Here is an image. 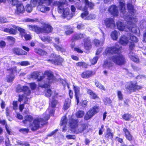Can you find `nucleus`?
<instances>
[{"label":"nucleus","instance_id":"f257e3e1","mask_svg":"<svg viewBox=\"0 0 146 146\" xmlns=\"http://www.w3.org/2000/svg\"><path fill=\"white\" fill-rule=\"evenodd\" d=\"M122 46L116 43L112 46L108 47L103 53L104 56L110 55L117 54L111 57V60L116 64L119 66L124 65L126 63L124 56L121 54Z\"/></svg>","mask_w":146,"mask_h":146},{"label":"nucleus","instance_id":"f03ea898","mask_svg":"<svg viewBox=\"0 0 146 146\" xmlns=\"http://www.w3.org/2000/svg\"><path fill=\"white\" fill-rule=\"evenodd\" d=\"M50 118V116L48 114H43L42 116H38L33 119V117L30 115H27L24 117V119L23 120V123L27 124L31 123L32 121V124L31 125V129L32 131H35L39 128L47 125L48 124V121Z\"/></svg>","mask_w":146,"mask_h":146},{"label":"nucleus","instance_id":"7ed1b4c3","mask_svg":"<svg viewBox=\"0 0 146 146\" xmlns=\"http://www.w3.org/2000/svg\"><path fill=\"white\" fill-rule=\"evenodd\" d=\"M29 29L34 31L38 34L40 33L49 34L52 32L53 28L49 23H44L42 24V27H39L36 25H28Z\"/></svg>","mask_w":146,"mask_h":146},{"label":"nucleus","instance_id":"20e7f679","mask_svg":"<svg viewBox=\"0 0 146 146\" xmlns=\"http://www.w3.org/2000/svg\"><path fill=\"white\" fill-rule=\"evenodd\" d=\"M54 0H31L30 2L31 5L33 7L36 6L37 4L38 5L41 6L40 8V11L42 13H45V6L43 5L45 4L46 5L50 6L53 3Z\"/></svg>","mask_w":146,"mask_h":146},{"label":"nucleus","instance_id":"39448f33","mask_svg":"<svg viewBox=\"0 0 146 146\" xmlns=\"http://www.w3.org/2000/svg\"><path fill=\"white\" fill-rule=\"evenodd\" d=\"M99 106L95 105L90 108L86 113L84 117L85 120H88L91 118L100 111Z\"/></svg>","mask_w":146,"mask_h":146},{"label":"nucleus","instance_id":"423d86ee","mask_svg":"<svg viewBox=\"0 0 146 146\" xmlns=\"http://www.w3.org/2000/svg\"><path fill=\"white\" fill-rule=\"evenodd\" d=\"M51 56L52 57L55 58V59H48L46 60L48 62H50L52 64H53L55 65H60L62 64L63 62V59L60 57V55L57 56L54 54H51Z\"/></svg>","mask_w":146,"mask_h":146},{"label":"nucleus","instance_id":"0eeeda50","mask_svg":"<svg viewBox=\"0 0 146 146\" xmlns=\"http://www.w3.org/2000/svg\"><path fill=\"white\" fill-rule=\"evenodd\" d=\"M142 88V86L137 84V82L135 81H131L128 86V90L130 92H135Z\"/></svg>","mask_w":146,"mask_h":146},{"label":"nucleus","instance_id":"6e6552de","mask_svg":"<svg viewBox=\"0 0 146 146\" xmlns=\"http://www.w3.org/2000/svg\"><path fill=\"white\" fill-rule=\"evenodd\" d=\"M104 23L107 27L112 28L115 27V22L114 19L111 18H106L104 20Z\"/></svg>","mask_w":146,"mask_h":146},{"label":"nucleus","instance_id":"1a4fd4ad","mask_svg":"<svg viewBox=\"0 0 146 146\" xmlns=\"http://www.w3.org/2000/svg\"><path fill=\"white\" fill-rule=\"evenodd\" d=\"M73 89L74 93V96L76 101V104L78 105L80 102V98L81 96L80 94V88L78 86L73 85Z\"/></svg>","mask_w":146,"mask_h":146},{"label":"nucleus","instance_id":"9d476101","mask_svg":"<svg viewBox=\"0 0 146 146\" xmlns=\"http://www.w3.org/2000/svg\"><path fill=\"white\" fill-rule=\"evenodd\" d=\"M95 74V72L90 70H86L81 74L80 76L84 79H88L92 77Z\"/></svg>","mask_w":146,"mask_h":146},{"label":"nucleus","instance_id":"9b49d317","mask_svg":"<svg viewBox=\"0 0 146 146\" xmlns=\"http://www.w3.org/2000/svg\"><path fill=\"white\" fill-rule=\"evenodd\" d=\"M108 11L110 14L113 17H117L118 15L119 12L117 7L115 5H110L109 7Z\"/></svg>","mask_w":146,"mask_h":146},{"label":"nucleus","instance_id":"f8f14e48","mask_svg":"<svg viewBox=\"0 0 146 146\" xmlns=\"http://www.w3.org/2000/svg\"><path fill=\"white\" fill-rule=\"evenodd\" d=\"M16 90L18 92H23L24 94L26 96H29L31 93V90L29 89V87L27 86L17 87Z\"/></svg>","mask_w":146,"mask_h":146},{"label":"nucleus","instance_id":"ddd939ff","mask_svg":"<svg viewBox=\"0 0 146 146\" xmlns=\"http://www.w3.org/2000/svg\"><path fill=\"white\" fill-rule=\"evenodd\" d=\"M17 26L15 25H12V28H5L3 29V31L12 35H15L17 33Z\"/></svg>","mask_w":146,"mask_h":146},{"label":"nucleus","instance_id":"4468645a","mask_svg":"<svg viewBox=\"0 0 146 146\" xmlns=\"http://www.w3.org/2000/svg\"><path fill=\"white\" fill-rule=\"evenodd\" d=\"M44 74L47 77L48 83L49 84H51L56 80V78L54 76L52 72L51 71H45L44 72Z\"/></svg>","mask_w":146,"mask_h":146},{"label":"nucleus","instance_id":"2eb2a0df","mask_svg":"<svg viewBox=\"0 0 146 146\" xmlns=\"http://www.w3.org/2000/svg\"><path fill=\"white\" fill-rule=\"evenodd\" d=\"M78 121L77 119L71 118L69 119V125L71 130L74 132V131L78 127Z\"/></svg>","mask_w":146,"mask_h":146},{"label":"nucleus","instance_id":"dca6fc26","mask_svg":"<svg viewBox=\"0 0 146 146\" xmlns=\"http://www.w3.org/2000/svg\"><path fill=\"white\" fill-rule=\"evenodd\" d=\"M84 46V48L89 50L92 47V42L90 37H87L83 39Z\"/></svg>","mask_w":146,"mask_h":146},{"label":"nucleus","instance_id":"f3484780","mask_svg":"<svg viewBox=\"0 0 146 146\" xmlns=\"http://www.w3.org/2000/svg\"><path fill=\"white\" fill-rule=\"evenodd\" d=\"M88 127L87 124L86 123L80 124L79 127L74 130V132L76 134L80 133L87 129Z\"/></svg>","mask_w":146,"mask_h":146},{"label":"nucleus","instance_id":"a211bd4d","mask_svg":"<svg viewBox=\"0 0 146 146\" xmlns=\"http://www.w3.org/2000/svg\"><path fill=\"white\" fill-rule=\"evenodd\" d=\"M58 94H56L52 97V98L50 100L49 106L52 108H54L58 104V102L57 100Z\"/></svg>","mask_w":146,"mask_h":146},{"label":"nucleus","instance_id":"6ab92c4d","mask_svg":"<svg viewBox=\"0 0 146 146\" xmlns=\"http://www.w3.org/2000/svg\"><path fill=\"white\" fill-rule=\"evenodd\" d=\"M117 29L120 31H126L128 29V26L124 23L120 21H118L116 23Z\"/></svg>","mask_w":146,"mask_h":146},{"label":"nucleus","instance_id":"aec40b11","mask_svg":"<svg viewBox=\"0 0 146 146\" xmlns=\"http://www.w3.org/2000/svg\"><path fill=\"white\" fill-rule=\"evenodd\" d=\"M12 51L13 54L19 56L26 55L27 54L26 52L18 48H14L12 49Z\"/></svg>","mask_w":146,"mask_h":146},{"label":"nucleus","instance_id":"412c9836","mask_svg":"<svg viewBox=\"0 0 146 146\" xmlns=\"http://www.w3.org/2000/svg\"><path fill=\"white\" fill-rule=\"evenodd\" d=\"M62 16L64 18H66L68 20H69L72 17V14L70 13L69 9L66 8L63 11H62Z\"/></svg>","mask_w":146,"mask_h":146},{"label":"nucleus","instance_id":"4be33fe9","mask_svg":"<svg viewBox=\"0 0 146 146\" xmlns=\"http://www.w3.org/2000/svg\"><path fill=\"white\" fill-rule=\"evenodd\" d=\"M113 133L111 132V130L110 128H108L106 129V133L104 134L105 139L109 141L110 139L112 140L113 138Z\"/></svg>","mask_w":146,"mask_h":146},{"label":"nucleus","instance_id":"5701e85b","mask_svg":"<svg viewBox=\"0 0 146 146\" xmlns=\"http://www.w3.org/2000/svg\"><path fill=\"white\" fill-rule=\"evenodd\" d=\"M119 7L121 12L124 15L126 12L125 3L124 1L120 0L119 1Z\"/></svg>","mask_w":146,"mask_h":146},{"label":"nucleus","instance_id":"b1692460","mask_svg":"<svg viewBox=\"0 0 146 146\" xmlns=\"http://www.w3.org/2000/svg\"><path fill=\"white\" fill-rule=\"evenodd\" d=\"M119 42L122 45H126L128 43V37L125 35H122L119 39Z\"/></svg>","mask_w":146,"mask_h":146},{"label":"nucleus","instance_id":"393cba45","mask_svg":"<svg viewBox=\"0 0 146 146\" xmlns=\"http://www.w3.org/2000/svg\"><path fill=\"white\" fill-rule=\"evenodd\" d=\"M17 10L15 13L17 14H19L21 13H23L25 11V8L22 4L20 3L16 6Z\"/></svg>","mask_w":146,"mask_h":146},{"label":"nucleus","instance_id":"a878e982","mask_svg":"<svg viewBox=\"0 0 146 146\" xmlns=\"http://www.w3.org/2000/svg\"><path fill=\"white\" fill-rule=\"evenodd\" d=\"M84 37V36L83 34L81 33H77L72 36L71 40L72 42H74L75 40L81 39Z\"/></svg>","mask_w":146,"mask_h":146},{"label":"nucleus","instance_id":"bb28decb","mask_svg":"<svg viewBox=\"0 0 146 146\" xmlns=\"http://www.w3.org/2000/svg\"><path fill=\"white\" fill-rule=\"evenodd\" d=\"M87 93L90 96L91 98L92 99L95 100L99 98L97 95L90 89L87 90Z\"/></svg>","mask_w":146,"mask_h":146},{"label":"nucleus","instance_id":"cd10ccee","mask_svg":"<svg viewBox=\"0 0 146 146\" xmlns=\"http://www.w3.org/2000/svg\"><path fill=\"white\" fill-rule=\"evenodd\" d=\"M35 52L40 56H43L47 54V52L41 49L36 48L35 49Z\"/></svg>","mask_w":146,"mask_h":146},{"label":"nucleus","instance_id":"c85d7f7f","mask_svg":"<svg viewBox=\"0 0 146 146\" xmlns=\"http://www.w3.org/2000/svg\"><path fill=\"white\" fill-rule=\"evenodd\" d=\"M57 5L58 8V12L60 13H62V11H63L65 9L64 8V5H66L65 3L63 2L59 1Z\"/></svg>","mask_w":146,"mask_h":146},{"label":"nucleus","instance_id":"c756f323","mask_svg":"<svg viewBox=\"0 0 146 146\" xmlns=\"http://www.w3.org/2000/svg\"><path fill=\"white\" fill-rule=\"evenodd\" d=\"M71 100L69 98L66 99L65 101L64 104L63 105V109L65 110H66L68 109L70 107Z\"/></svg>","mask_w":146,"mask_h":146},{"label":"nucleus","instance_id":"7c9ffc66","mask_svg":"<svg viewBox=\"0 0 146 146\" xmlns=\"http://www.w3.org/2000/svg\"><path fill=\"white\" fill-rule=\"evenodd\" d=\"M53 46L58 51H60L61 52H66L65 48H64L62 46H60L55 43L53 44Z\"/></svg>","mask_w":146,"mask_h":146},{"label":"nucleus","instance_id":"2f4dec72","mask_svg":"<svg viewBox=\"0 0 146 146\" xmlns=\"http://www.w3.org/2000/svg\"><path fill=\"white\" fill-rule=\"evenodd\" d=\"M84 1L86 6H87L90 9H93L94 5L93 3L89 1L88 0H84Z\"/></svg>","mask_w":146,"mask_h":146},{"label":"nucleus","instance_id":"473e14b6","mask_svg":"<svg viewBox=\"0 0 146 146\" xmlns=\"http://www.w3.org/2000/svg\"><path fill=\"white\" fill-rule=\"evenodd\" d=\"M17 31H19V35L22 38L23 37L26 33V31L25 29L18 26H17Z\"/></svg>","mask_w":146,"mask_h":146},{"label":"nucleus","instance_id":"72a5a7b5","mask_svg":"<svg viewBox=\"0 0 146 146\" xmlns=\"http://www.w3.org/2000/svg\"><path fill=\"white\" fill-rule=\"evenodd\" d=\"M129 58L133 62L136 63H138L139 62L138 57L135 55L130 54L129 56Z\"/></svg>","mask_w":146,"mask_h":146},{"label":"nucleus","instance_id":"f704fd0d","mask_svg":"<svg viewBox=\"0 0 146 146\" xmlns=\"http://www.w3.org/2000/svg\"><path fill=\"white\" fill-rule=\"evenodd\" d=\"M40 38L43 42H47L48 43L52 41V40L50 37L49 36H44L40 37Z\"/></svg>","mask_w":146,"mask_h":146},{"label":"nucleus","instance_id":"c9c22d12","mask_svg":"<svg viewBox=\"0 0 146 146\" xmlns=\"http://www.w3.org/2000/svg\"><path fill=\"white\" fill-rule=\"evenodd\" d=\"M0 123L3 125H5V128L7 132L9 135L10 134V131L9 129V128L7 124L6 121L5 120H0Z\"/></svg>","mask_w":146,"mask_h":146},{"label":"nucleus","instance_id":"e433bc0d","mask_svg":"<svg viewBox=\"0 0 146 146\" xmlns=\"http://www.w3.org/2000/svg\"><path fill=\"white\" fill-rule=\"evenodd\" d=\"M45 96L48 98L50 97L52 94V92L51 89L49 88L45 89L44 91Z\"/></svg>","mask_w":146,"mask_h":146},{"label":"nucleus","instance_id":"4c0bfd02","mask_svg":"<svg viewBox=\"0 0 146 146\" xmlns=\"http://www.w3.org/2000/svg\"><path fill=\"white\" fill-rule=\"evenodd\" d=\"M111 37L113 40H117L118 38L117 32L115 30L112 32L111 33Z\"/></svg>","mask_w":146,"mask_h":146},{"label":"nucleus","instance_id":"58836bf2","mask_svg":"<svg viewBox=\"0 0 146 146\" xmlns=\"http://www.w3.org/2000/svg\"><path fill=\"white\" fill-rule=\"evenodd\" d=\"M95 84L96 87L104 91L106 90V89L104 86L102 85L99 81H97L96 82H95Z\"/></svg>","mask_w":146,"mask_h":146},{"label":"nucleus","instance_id":"ea45409f","mask_svg":"<svg viewBox=\"0 0 146 146\" xmlns=\"http://www.w3.org/2000/svg\"><path fill=\"white\" fill-rule=\"evenodd\" d=\"M76 65L77 66H83L84 68H87L88 66V65L85 62H79L76 63Z\"/></svg>","mask_w":146,"mask_h":146},{"label":"nucleus","instance_id":"a19ab883","mask_svg":"<svg viewBox=\"0 0 146 146\" xmlns=\"http://www.w3.org/2000/svg\"><path fill=\"white\" fill-rule=\"evenodd\" d=\"M84 114V112L82 110H79L76 113V117L78 118H81L83 117Z\"/></svg>","mask_w":146,"mask_h":146},{"label":"nucleus","instance_id":"79ce46f5","mask_svg":"<svg viewBox=\"0 0 146 146\" xmlns=\"http://www.w3.org/2000/svg\"><path fill=\"white\" fill-rule=\"evenodd\" d=\"M129 42H137L138 41V39L137 38L133 35H131L129 36Z\"/></svg>","mask_w":146,"mask_h":146},{"label":"nucleus","instance_id":"37998d69","mask_svg":"<svg viewBox=\"0 0 146 146\" xmlns=\"http://www.w3.org/2000/svg\"><path fill=\"white\" fill-rule=\"evenodd\" d=\"M7 70L9 71L10 72V74L11 75H14V73H17V67L16 66L13 67V68H10L7 69Z\"/></svg>","mask_w":146,"mask_h":146},{"label":"nucleus","instance_id":"c03bdc74","mask_svg":"<svg viewBox=\"0 0 146 146\" xmlns=\"http://www.w3.org/2000/svg\"><path fill=\"white\" fill-rule=\"evenodd\" d=\"M67 123V119L66 117L64 116L61 119L60 125L61 126L62 125L66 126Z\"/></svg>","mask_w":146,"mask_h":146},{"label":"nucleus","instance_id":"a18cd8bd","mask_svg":"<svg viewBox=\"0 0 146 146\" xmlns=\"http://www.w3.org/2000/svg\"><path fill=\"white\" fill-rule=\"evenodd\" d=\"M94 44L96 47H98L101 44V42L99 40L95 38L93 40Z\"/></svg>","mask_w":146,"mask_h":146},{"label":"nucleus","instance_id":"49530a36","mask_svg":"<svg viewBox=\"0 0 146 146\" xmlns=\"http://www.w3.org/2000/svg\"><path fill=\"white\" fill-rule=\"evenodd\" d=\"M7 1L9 3L13 6L17 5L19 4L18 0H7Z\"/></svg>","mask_w":146,"mask_h":146},{"label":"nucleus","instance_id":"de8ad7c7","mask_svg":"<svg viewBox=\"0 0 146 146\" xmlns=\"http://www.w3.org/2000/svg\"><path fill=\"white\" fill-rule=\"evenodd\" d=\"M7 40L9 42H11L13 43L15 42V39L14 37L11 36H8L7 37Z\"/></svg>","mask_w":146,"mask_h":146},{"label":"nucleus","instance_id":"09e8293b","mask_svg":"<svg viewBox=\"0 0 146 146\" xmlns=\"http://www.w3.org/2000/svg\"><path fill=\"white\" fill-rule=\"evenodd\" d=\"M128 140L130 141H132L133 144L132 145H129L128 146H134V144H135V140L133 139L132 136L130 134V133L128 131Z\"/></svg>","mask_w":146,"mask_h":146},{"label":"nucleus","instance_id":"8fccbe9b","mask_svg":"<svg viewBox=\"0 0 146 146\" xmlns=\"http://www.w3.org/2000/svg\"><path fill=\"white\" fill-rule=\"evenodd\" d=\"M39 76L37 72H33L31 74V77L32 78H34L35 79L38 78Z\"/></svg>","mask_w":146,"mask_h":146},{"label":"nucleus","instance_id":"3c124183","mask_svg":"<svg viewBox=\"0 0 146 146\" xmlns=\"http://www.w3.org/2000/svg\"><path fill=\"white\" fill-rule=\"evenodd\" d=\"M88 102V101L87 100H83L81 103V106L84 108L87 107Z\"/></svg>","mask_w":146,"mask_h":146},{"label":"nucleus","instance_id":"603ef678","mask_svg":"<svg viewBox=\"0 0 146 146\" xmlns=\"http://www.w3.org/2000/svg\"><path fill=\"white\" fill-rule=\"evenodd\" d=\"M50 84L44 83V84L39 86L41 88H49L50 87Z\"/></svg>","mask_w":146,"mask_h":146},{"label":"nucleus","instance_id":"864d4df0","mask_svg":"<svg viewBox=\"0 0 146 146\" xmlns=\"http://www.w3.org/2000/svg\"><path fill=\"white\" fill-rule=\"evenodd\" d=\"M19 131L23 134H27L29 132L28 128H21L19 129Z\"/></svg>","mask_w":146,"mask_h":146},{"label":"nucleus","instance_id":"5fc2aeb1","mask_svg":"<svg viewBox=\"0 0 146 146\" xmlns=\"http://www.w3.org/2000/svg\"><path fill=\"white\" fill-rule=\"evenodd\" d=\"M15 78L14 76H12L11 75H9L7 77V82H12Z\"/></svg>","mask_w":146,"mask_h":146},{"label":"nucleus","instance_id":"6e6d98bb","mask_svg":"<svg viewBox=\"0 0 146 146\" xmlns=\"http://www.w3.org/2000/svg\"><path fill=\"white\" fill-rule=\"evenodd\" d=\"M25 97H26V96H24V94H19L18 95V100L19 102H21L25 98Z\"/></svg>","mask_w":146,"mask_h":146},{"label":"nucleus","instance_id":"4d7b16f0","mask_svg":"<svg viewBox=\"0 0 146 146\" xmlns=\"http://www.w3.org/2000/svg\"><path fill=\"white\" fill-rule=\"evenodd\" d=\"M23 37L26 40H30L32 38L31 35H30L26 33L23 36Z\"/></svg>","mask_w":146,"mask_h":146},{"label":"nucleus","instance_id":"13d9d810","mask_svg":"<svg viewBox=\"0 0 146 146\" xmlns=\"http://www.w3.org/2000/svg\"><path fill=\"white\" fill-rule=\"evenodd\" d=\"M128 46L129 48V50H133L135 46L134 43L130 42H129V44Z\"/></svg>","mask_w":146,"mask_h":146},{"label":"nucleus","instance_id":"bf43d9fd","mask_svg":"<svg viewBox=\"0 0 146 146\" xmlns=\"http://www.w3.org/2000/svg\"><path fill=\"white\" fill-rule=\"evenodd\" d=\"M88 14V11L86 9V10L84 11L83 13H81V16L82 18H84V17L87 16Z\"/></svg>","mask_w":146,"mask_h":146},{"label":"nucleus","instance_id":"052dcab7","mask_svg":"<svg viewBox=\"0 0 146 146\" xmlns=\"http://www.w3.org/2000/svg\"><path fill=\"white\" fill-rule=\"evenodd\" d=\"M30 86L32 90H34L36 88V85L35 82H32L30 84Z\"/></svg>","mask_w":146,"mask_h":146},{"label":"nucleus","instance_id":"680f3d73","mask_svg":"<svg viewBox=\"0 0 146 146\" xmlns=\"http://www.w3.org/2000/svg\"><path fill=\"white\" fill-rule=\"evenodd\" d=\"M104 125H102L99 129L98 131V134L99 135H102L103 133V132L104 131Z\"/></svg>","mask_w":146,"mask_h":146},{"label":"nucleus","instance_id":"e2e57ef3","mask_svg":"<svg viewBox=\"0 0 146 146\" xmlns=\"http://www.w3.org/2000/svg\"><path fill=\"white\" fill-rule=\"evenodd\" d=\"M117 95L118 98L119 100H122L123 99V96L121 91H117Z\"/></svg>","mask_w":146,"mask_h":146},{"label":"nucleus","instance_id":"0e129e2a","mask_svg":"<svg viewBox=\"0 0 146 146\" xmlns=\"http://www.w3.org/2000/svg\"><path fill=\"white\" fill-rule=\"evenodd\" d=\"M13 108L14 110H16L18 107L17 102L16 101H14L13 103Z\"/></svg>","mask_w":146,"mask_h":146},{"label":"nucleus","instance_id":"69168bd1","mask_svg":"<svg viewBox=\"0 0 146 146\" xmlns=\"http://www.w3.org/2000/svg\"><path fill=\"white\" fill-rule=\"evenodd\" d=\"M98 58L96 56L94 57L92 60L91 64L92 65H94L96 64Z\"/></svg>","mask_w":146,"mask_h":146},{"label":"nucleus","instance_id":"338daca9","mask_svg":"<svg viewBox=\"0 0 146 146\" xmlns=\"http://www.w3.org/2000/svg\"><path fill=\"white\" fill-rule=\"evenodd\" d=\"M20 64L21 66H25L29 65V63L28 61H23L21 62Z\"/></svg>","mask_w":146,"mask_h":146},{"label":"nucleus","instance_id":"774afa93","mask_svg":"<svg viewBox=\"0 0 146 146\" xmlns=\"http://www.w3.org/2000/svg\"><path fill=\"white\" fill-rule=\"evenodd\" d=\"M66 137L68 139H75V136L73 135H67L66 136Z\"/></svg>","mask_w":146,"mask_h":146}]
</instances>
